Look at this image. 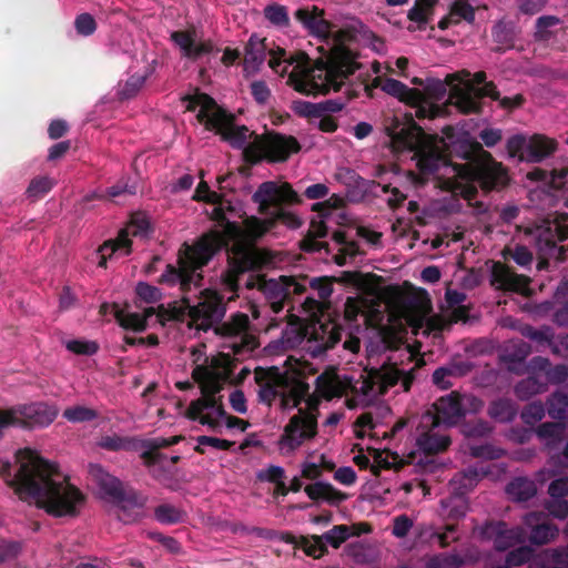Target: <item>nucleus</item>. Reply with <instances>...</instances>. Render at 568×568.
I'll use <instances>...</instances> for the list:
<instances>
[{
  "instance_id": "nucleus-1",
  "label": "nucleus",
  "mask_w": 568,
  "mask_h": 568,
  "mask_svg": "<svg viewBox=\"0 0 568 568\" xmlns=\"http://www.w3.org/2000/svg\"><path fill=\"white\" fill-rule=\"evenodd\" d=\"M194 197L212 204V219L221 230L203 235L194 245L184 244L179 253V267L168 265L161 281L179 285L183 293L176 312L191 318L197 329L206 331L224 315L223 300H233L239 276L268 263L267 254L254 242L272 231L277 223L298 229L302 221L285 207L300 202L291 184L283 181L263 182L252 199L262 219L250 216L240 226L242 205L226 200L201 181Z\"/></svg>"
},
{
  "instance_id": "nucleus-2",
  "label": "nucleus",
  "mask_w": 568,
  "mask_h": 568,
  "mask_svg": "<svg viewBox=\"0 0 568 568\" xmlns=\"http://www.w3.org/2000/svg\"><path fill=\"white\" fill-rule=\"evenodd\" d=\"M393 151L399 160L409 158L418 169L413 172L383 173L381 183L385 193H390L387 201L399 205L407 197V189L432 180L435 186L448 191L442 199L430 202L425 213L432 216H446L459 212L463 203L459 195L470 204L477 193V186L488 191L507 184L508 175L503 165L485 153L480 162L465 164L449 163L444 152L456 153L463 159L469 158L480 145L469 132L447 126L442 136L426 134L412 119L388 128Z\"/></svg>"
},
{
  "instance_id": "nucleus-3",
  "label": "nucleus",
  "mask_w": 568,
  "mask_h": 568,
  "mask_svg": "<svg viewBox=\"0 0 568 568\" xmlns=\"http://www.w3.org/2000/svg\"><path fill=\"white\" fill-rule=\"evenodd\" d=\"M398 382L405 392L409 389L410 378L395 364H384L381 368H365L358 378L341 375L331 369L316 378V390L310 395L308 386L300 379L296 369L272 366L260 385L258 400L267 406L277 402L282 412L296 409L285 424L276 444L282 456H292L316 437L321 398L329 400L345 396L348 408L365 407Z\"/></svg>"
},
{
  "instance_id": "nucleus-4",
  "label": "nucleus",
  "mask_w": 568,
  "mask_h": 568,
  "mask_svg": "<svg viewBox=\"0 0 568 568\" xmlns=\"http://www.w3.org/2000/svg\"><path fill=\"white\" fill-rule=\"evenodd\" d=\"M414 85L408 88L398 80L377 75L365 90L369 97L375 88H381L385 93L408 104L419 119H434L446 114L447 102L455 105L460 112H477L480 109V99L490 98L499 100V92L494 83L486 81L484 72H477L470 77L468 71H459L447 74L444 80L417 77L412 78Z\"/></svg>"
},
{
  "instance_id": "nucleus-5",
  "label": "nucleus",
  "mask_w": 568,
  "mask_h": 568,
  "mask_svg": "<svg viewBox=\"0 0 568 568\" xmlns=\"http://www.w3.org/2000/svg\"><path fill=\"white\" fill-rule=\"evenodd\" d=\"M1 474L19 499L53 517H74L85 504L84 494L59 466L33 449H19L14 465H4Z\"/></svg>"
},
{
  "instance_id": "nucleus-6",
  "label": "nucleus",
  "mask_w": 568,
  "mask_h": 568,
  "mask_svg": "<svg viewBox=\"0 0 568 568\" xmlns=\"http://www.w3.org/2000/svg\"><path fill=\"white\" fill-rule=\"evenodd\" d=\"M186 110L196 114L197 121L207 130L220 134L233 148L244 149L246 158L253 162L262 159L271 162H283L301 149L293 136L270 132L262 136L255 135L246 126L234 123L232 114L219 106L215 101L204 93L196 92L183 99Z\"/></svg>"
},
{
  "instance_id": "nucleus-7",
  "label": "nucleus",
  "mask_w": 568,
  "mask_h": 568,
  "mask_svg": "<svg viewBox=\"0 0 568 568\" xmlns=\"http://www.w3.org/2000/svg\"><path fill=\"white\" fill-rule=\"evenodd\" d=\"M190 359L193 366L192 377L200 385L202 396L190 403L186 417L213 432H220L222 427L245 432L250 424L227 415L221 397L217 396L232 374L230 355L207 356L205 346L199 345L190 351Z\"/></svg>"
},
{
  "instance_id": "nucleus-8",
  "label": "nucleus",
  "mask_w": 568,
  "mask_h": 568,
  "mask_svg": "<svg viewBox=\"0 0 568 568\" xmlns=\"http://www.w3.org/2000/svg\"><path fill=\"white\" fill-rule=\"evenodd\" d=\"M336 52L311 63L304 53L290 54L282 48L271 49L268 65L277 74L287 75V83L300 93L318 94L331 90L337 91L345 82L347 74L353 72L349 63H337L335 58L344 54L343 41L338 44L334 40Z\"/></svg>"
},
{
  "instance_id": "nucleus-9",
  "label": "nucleus",
  "mask_w": 568,
  "mask_h": 568,
  "mask_svg": "<svg viewBox=\"0 0 568 568\" xmlns=\"http://www.w3.org/2000/svg\"><path fill=\"white\" fill-rule=\"evenodd\" d=\"M342 336L337 322H325L324 315L315 317L308 325L290 324L280 339L271 342L266 351L271 355L302 346L312 356H318L333 347Z\"/></svg>"
},
{
  "instance_id": "nucleus-10",
  "label": "nucleus",
  "mask_w": 568,
  "mask_h": 568,
  "mask_svg": "<svg viewBox=\"0 0 568 568\" xmlns=\"http://www.w3.org/2000/svg\"><path fill=\"white\" fill-rule=\"evenodd\" d=\"M89 475L98 486L100 497L114 503L113 511L119 520L130 524L143 516V501L135 497H125L120 480L101 465L91 464Z\"/></svg>"
},
{
  "instance_id": "nucleus-11",
  "label": "nucleus",
  "mask_w": 568,
  "mask_h": 568,
  "mask_svg": "<svg viewBox=\"0 0 568 568\" xmlns=\"http://www.w3.org/2000/svg\"><path fill=\"white\" fill-rule=\"evenodd\" d=\"M484 403L478 397L468 393L452 392L439 397L432 409L423 415V425L426 426H455L466 415L481 410Z\"/></svg>"
},
{
  "instance_id": "nucleus-12",
  "label": "nucleus",
  "mask_w": 568,
  "mask_h": 568,
  "mask_svg": "<svg viewBox=\"0 0 568 568\" xmlns=\"http://www.w3.org/2000/svg\"><path fill=\"white\" fill-rule=\"evenodd\" d=\"M493 468H496L498 474L505 473V468L500 465L490 464L488 466H484L480 464L479 466L469 467L462 475L455 477L450 481L455 494L440 501L442 516L444 518L464 517L468 510V503L464 496L465 493L470 490L480 478L486 476L497 478L498 476H494L493 474Z\"/></svg>"
},
{
  "instance_id": "nucleus-13",
  "label": "nucleus",
  "mask_w": 568,
  "mask_h": 568,
  "mask_svg": "<svg viewBox=\"0 0 568 568\" xmlns=\"http://www.w3.org/2000/svg\"><path fill=\"white\" fill-rule=\"evenodd\" d=\"M150 221L144 214L133 215L129 224L120 231L115 240L106 241L101 245L94 257L100 267L106 266L109 258H119L131 253L133 239H145L150 233Z\"/></svg>"
},
{
  "instance_id": "nucleus-14",
  "label": "nucleus",
  "mask_w": 568,
  "mask_h": 568,
  "mask_svg": "<svg viewBox=\"0 0 568 568\" xmlns=\"http://www.w3.org/2000/svg\"><path fill=\"white\" fill-rule=\"evenodd\" d=\"M493 568H568V547L532 555L530 547L521 546L507 554L504 565Z\"/></svg>"
},
{
  "instance_id": "nucleus-15",
  "label": "nucleus",
  "mask_w": 568,
  "mask_h": 568,
  "mask_svg": "<svg viewBox=\"0 0 568 568\" xmlns=\"http://www.w3.org/2000/svg\"><path fill=\"white\" fill-rule=\"evenodd\" d=\"M406 427H409L410 429L415 428V433L412 434V438L415 442L416 449L420 453L435 454L444 450L450 444L449 437L437 430L438 426L423 425V415L412 419L398 420L394 425L392 432L396 435Z\"/></svg>"
},
{
  "instance_id": "nucleus-16",
  "label": "nucleus",
  "mask_w": 568,
  "mask_h": 568,
  "mask_svg": "<svg viewBox=\"0 0 568 568\" xmlns=\"http://www.w3.org/2000/svg\"><path fill=\"white\" fill-rule=\"evenodd\" d=\"M506 148L509 156L517 158L519 161L540 162L555 151L556 143L541 135L528 138L516 134L507 140Z\"/></svg>"
},
{
  "instance_id": "nucleus-17",
  "label": "nucleus",
  "mask_w": 568,
  "mask_h": 568,
  "mask_svg": "<svg viewBox=\"0 0 568 568\" xmlns=\"http://www.w3.org/2000/svg\"><path fill=\"white\" fill-rule=\"evenodd\" d=\"M473 534L480 540L491 541L497 551H505L525 540V531L521 527L509 528L504 521H487L476 526Z\"/></svg>"
},
{
  "instance_id": "nucleus-18",
  "label": "nucleus",
  "mask_w": 568,
  "mask_h": 568,
  "mask_svg": "<svg viewBox=\"0 0 568 568\" xmlns=\"http://www.w3.org/2000/svg\"><path fill=\"white\" fill-rule=\"evenodd\" d=\"M17 417L18 427L34 428L48 427L59 415V408L44 402L21 404L12 407Z\"/></svg>"
},
{
  "instance_id": "nucleus-19",
  "label": "nucleus",
  "mask_w": 568,
  "mask_h": 568,
  "mask_svg": "<svg viewBox=\"0 0 568 568\" xmlns=\"http://www.w3.org/2000/svg\"><path fill=\"white\" fill-rule=\"evenodd\" d=\"M223 331L227 338L226 346L233 351L234 355L251 353L257 346L246 314L234 315L230 323L223 325Z\"/></svg>"
},
{
  "instance_id": "nucleus-20",
  "label": "nucleus",
  "mask_w": 568,
  "mask_h": 568,
  "mask_svg": "<svg viewBox=\"0 0 568 568\" xmlns=\"http://www.w3.org/2000/svg\"><path fill=\"white\" fill-rule=\"evenodd\" d=\"M329 202L316 203L313 206L317 214L311 221V227L308 231V237L303 242V248L305 251H321L324 247V243L320 242V239L326 237L328 234L329 223L335 216H341L337 207L329 205Z\"/></svg>"
},
{
  "instance_id": "nucleus-21",
  "label": "nucleus",
  "mask_w": 568,
  "mask_h": 568,
  "mask_svg": "<svg viewBox=\"0 0 568 568\" xmlns=\"http://www.w3.org/2000/svg\"><path fill=\"white\" fill-rule=\"evenodd\" d=\"M111 308L118 323L125 329L140 332L149 327L151 322H161L160 316L155 314L154 307H146L142 312H132L128 308H120L118 305L104 304L101 307L102 312Z\"/></svg>"
},
{
  "instance_id": "nucleus-22",
  "label": "nucleus",
  "mask_w": 568,
  "mask_h": 568,
  "mask_svg": "<svg viewBox=\"0 0 568 568\" xmlns=\"http://www.w3.org/2000/svg\"><path fill=\"white\" fill-rule=\"evenodd\" d=\"M568 239V225L558 222H548L545 230L540 231L537 240V245L540 252L545 255L562 258L564 246L558 243Z\"/></svg>"
},
{
  "instance_id": "nucleus-23",
  "label": "nucleus",
  "mask_w": 568,
  "mask_h": 568,
  "mask_svg": "<svg viewBox=\"0 0 568 568\" xmlns=\"http://www.w3.org/2000/svg\"><path fill=\"white\" fill-rule=\"evenodd\" d=\"M295 19L308 33L322 41H329L331 23L324 18V11L315 6H306L295 11Z\"/></svg>"
},
{
  "instance_id": "nucleus-24",
  "label": "nucleus",
  "mask_w": 568,
  "mask_h": 568,
  "mask_svg": "<svg viewBox=\"0 0 568 568\" xmlns=\"http://www.w3.org/2000/svg\"><path fill=\"white\" fill-rule=\"evenodd\" d=\"M246 285L247 287H257L265 296L273 301L274 306L282 302L291 292L301 293L305 288V284L297 283L294 280L282 283L273 278L266 280L262 276L248 280Z\"/></svg>"
},
{
  "instance_id": "nucleus-25",
  "label": "nucleus",
  "mask_w": 568,
  "mask_h": 568,
  "mask_svg": "<svg viewBox=\"0 0 568 568\" xmlns=\"http://www.w3.org/2000/svg\"><path fill=\"white\" fill-rule=\"evenodd\" d=\"M171 39L189 59H200L213 50L212 43L202 41L194 31H175L171 34Z\"/></svg>"
},
{
  "instance_id": "nucleus-26",
  "label": "nucleus",
  "mask_w": 568,
  "mask_h": 568,
  "mask_svg": "<svg viewBox=\"0 0 568 568\" xmlns=\"http://www.w3.org/2000/svg\"><path fill=\"white\" fill-rule=\"evenodd\" d=\"M524 524L530 528L529 540L536 545H544L555 539L558 528L545 523L542 513H530L524 517Z\"/></svg>"
},
{
  "instance_id": "nucleus-27",
  "label": "nucleus",
  "mask_w": 568,
  "mask_h": 568,
  "mask_svg": "<svg viewBox=\"0 0 568 568\" xmlns=\"http://www.w3.org/2000/svg\"><path fill=\"white\" fill-rule=\"evenodd\" d=\"M549 500L547 503L548 513L559 519L568 516V478L561 477L549 485Z\"/></svg>"
},
{
  "instance_id": "nucleus-28",
  "label": "nucleus",
  "mask_w": 568,
  "mask_h": 568,
  "mask_svg": "<svg viewBox=\"0 0 568 568\" xmlns=\"http://www.w3.org/2000/svg\"><path fill=\"white\" fill-rule=\"evenodd\" d=\"M479 560L478 551L470 549L459 552H445L434 555L427 559L425 568H459L465 565H471Z\"/></svg>"
},
{
  "instance_id": "nucleus-29",
  "label": "nucleus",
  "mask_w": 568,
  "mask_h": 568,
  "mask_svg": "<svg viewBox=\"0 0 568 568\" xmlns=\"http://www.w3.org/2000/svg\"><path fill=\"white\" fill-rule=\"evenodd\" d=\"M493 284L497 288L520 294H525L528 290V280L525 276L514 274L500 263H495L493 266Z\"/></svg>"
},
{
  "instance_id": "nucleus-30",
  "label": "nucleus",
  "mask_w": 568,
  "mask_h": 568,
  "mask_svg": "<svg viewBox=\"0 0 568 568\" xmlns=\"http://www.w3.org/2000/svg\"><path fill=\"white\" fill-rule=\"evenodd\" d=\"M266 44L257 36H252L246 44L244 58V71L253 74L258 71L265 60Z\"/></svg>"
},
{
  "instance_id": "nucleus-31",
  "label": "nucleus",
  "mask_w": 568,
  "mask_h": 568,
  "mask_svg": "<svg viewBox=\"0 0 568 568\" xmlns=\"http://www.w3.org/2000/svg\"><path fill=\"white\" fill-rule=\"evenodd\" d=\"M529 369L534 373H544L545 378L542 382L559 384L562 383L568 376V367L565 365H557L551 367L549 359L545 357H535L529 363Z\"/></svg>"
},
{
  "instance_id": "nucleus-32",
  "label": "nucleus",
  "mask_w": 568,
  "mask_h": 568,
  "mask_svg": "<svg viewBox=\"0 0 568 568\" xmlns=\"http://www.w3.org/2000/svg\"><path fill=\"white\" fill-rule=\"evenodd\" d=\"M471 368L468 363H450L446 366L438 367L433 373V383L442 389H447L452 386L450 377L463 376Z\"/></svg>"
},
{
  "instance_id": "nucleus-33",
  "label": "nucleus",
  "mask_w": 568,
  "mask_h": 568,
  "mask_svg": "<svg viewBox=\"0 0 568 568\" xmlns=\"http://www.w3.org/2000/svg\"><path fill=\"white\" fill-rule=\"evenodd\" d=\"M156 60L152 59L143 73L131 75L123 84H120L118 94L121 99L133 98L144 85L145 80L155 71Z\"/></svg>"
},
{
  "instance_id": "nucleus-34",
  "label": "nucleus",
  "mask_w": 568,
  "mask_h": 568,
  "mask_svg": "<svg viewBox=\"0 0 568 568\" xmlns=\"http://www.w3.org/2000/svg\"><path fill=\"white\" fill-rule=\"evenodd\" d=\"M537 487L531 479L518 477L511 480L507 487L506 493L516 501H525L536 495Z\"/></svg>"
},
{
  "instance_id": "nucleus-35",
  "label": "nucleus",
  "mask_w": 568,
  "mask_h": 568,
  "mask_svg": "<svg viewBox=\"0 0 568 568\" xmlns=\"http://www.w3.org/2000/svg\"><path fill=\"white\" fill-rule=\"evenodd\" d=\"M537 436L548 448L557 447L565 436V426L560 423H545L536 430Z\"/></svg>"
},
{
  "instance_id": "nucleus-36",
  "label": "nucleus",
  "mask_w": 568,
  "mask_h": 568,
  "mask_svg": "<svg viewBox=\"0 0 568 568\" xmlns=\"http://www.w3.org/2000/svg\"><path fill=\"white\" fill-rule=\"evenodd\" d=\"M460 20L467 22L474 21V8L466 0H457L454 2L449 16L439 22V28L446 29Z\"/></svg>"
},
{
  "instance_id": "nucleus-37",
  "label": "nucleus",
  "mask_w": 568,
  "mask_h": 568,
  "mask_svg": "<svg viewBox=\"0 0 568 568\" xmlns=\"http://www.w3.org/2000/svg\"><path fill=\"white\" fill-rule=\"evenodd\" d=\"M528 378L519 382L515 387V393L520 399H528L531 396L546 390V382H542L539 373H534Z\"/></svg>"
},
{
  "instance_id": "nucleus-38",
  "label": "nucleus",
  "mask_w": 568,
  "mask_h": 568,
  "mask_svg": "<svg viewBox=\"0 0 568 568\" xmlns=\"http://www.w3.org/2000/svg\"><path fill=\"white\" fill-rule=\"evenodd\" d=\"M305 283L316 292L320 300L316 302V307L320 311V315L317 317H322V315H324L325 322H335L334 320H331L329 315L323 310L324 301L328 298L333 292L332 283L327 278H311L306 280Z\"/></svg>"
},
{
  "instance_id": "nucleus-39",
  "label": "nucleus",
  "mask_w": 568,
  "mask_h": 568,
  "mask_svg": "<svg viewBox=\"0 0 568 568\" xmlns=\"http://www.w3.org/2000/svg\"><path fill=\"white\" fill-rule=\"evenodd\" d=\"M135 444L134 438L116 434L101 436L97 442L98 447L110 452L130 450L135 447Z\"/></svg>"
},
{
  "instance_id": "nucleus-40",
  "label": "nucleus",
  "mask_w": 568,
  "mask_h": 568,
  "mask_svg": "<svg viewBox=\"0 0 568 568\" xmlns=\"http://www.w3.org/2000/svg\"><path fill=\"white\" fill-rule=\"evenodd\" d=\"M488 414L491 418L498 422L508 423L516 417L517 408L511 400L499 399L490 405Z\"/></svg>"
},
{
  "instance_id": "nucleus-41",
  "label": "nucleus",
  "mask_w": 568,
  "mask_h": 568,
  "mask_svg": "<svg viewBox=\"0 0 568 568\" xmlns=\"http://www.w3.org/2000/svg\"><path fill=\"white\" fill-rule=\"evenodd\" d=\"M99 413L90 407L75 405L64 409L63 417L70 423L91 422L98 418Z\"/></svg>"
},
{
  "instance_id": "nucleus-42",
  "label": "nucleus",
  "mask_w": 568,
  "mask_h": 568,
  "mask_svg": "<svg viewBox=\"0 0 568 568\" xmlns=\"http://www.w3.org/2000/svg\"><path fill=\"white\" fill-rule=\"evenodd\" d=\"M565 176V172L557 174L556 172H547L541 169H534L527 174L528 180L541 182V184L547 189H558L560 186L558 179H564Z\"/></svg>"
},
{
  "instance_id": "nucleus-43",
  "label": "nucleus",
  "mask_w": 568,
  "mask_h": 568,
  "mask_svg": "<svg viewBox=\"0 0 568 568\" xmlns=\"http://www.w3.org/2000/svg\"><path fill=\"white\" fill-rule=\"evenodd\" d=\"M264 16L267 21L275 27L284 28L288 26V12L284 6L277 3L266 6L264 9Z\"/></svg>"
},
{
  "instance_id": "nucleus-44",
  "label": "nucleus",
  "mask_w": 568,
  "mask_h": 568,
  "mask_svg": "<svg viewBox=\"0 0 568 568\" xmlns=\"http://www.w3.org/2000/svg\"><path fill=\"white\" fill-rule=\"evenodd\" d=\"M568 412V394L555 393L548 399V414L555 419H562Z\"/></svg>"
},
{
  "instance_id": "nucleus-45",
  "label": "nucleus",
  "mask_w": 568,
  "mask_h": 568,
  "mask_svg": "<svg viewBox=\"0 0 568 568\" xmlns=\"http://www.w3.org/2000/svg\"><path fill=\"white\" fill-rule=\"evenodd\" d=\"M154 516L158 521L170 525L182 521L184 513L172 505L163 504L155 508Z\"/></svg>"
},
{
  "instance_id": "nucleus-46",
  "label": "nucleus",
  "mask_w": 568,
  "mask_h": 568,
  "mask_svg": "<svg viewBox=\"0 0 568 568\" xmlns=\"http://www.w3.org/2000/svg\"><path fill=\"white\" fill-rule=\"evenodd\" d=\"M55 184L49 176H38L31 180L26 193L30 199H39L45 195Z\"/></svg>"
},
{
  "instance_id": "nucleus-47",
  "label": "nucleus",
  "mask_w": 568,
  "mask_h": 568,
  "mask_svg": "<svg viewBox=\"0 0 568 568\" xmlns=\"http://www.w3.org/2000/svg\"><path fill=\"white\" fill-rule=\"evenodd\" d=\"M349 536V527L345 525H338L326 531L322 537L326 544L334 548H338L346 539H348Z\"/></svg>"
},
{
  "instance_id": "nucleus-48",
  "label": "nucleus",
  "mask_w": 568,
  "mask_h": 568,
  "mask_svg": "<svg viewBox=\"0 0 568 568\" xmlns=\"http://www.w3.org/2000/svg\"><path fill=\"white\" fill-rule=\"evenodd\" d=\"M366 300L359 297H348L344 305V318L348 322L354 321L358 315L365 316Z\"/></svg>"
},
{
  "instance_id": "nucleus-49",
  "label": "nucleus",
  "mask_w": 568,
  "mask_h": 568,
  "mask_svg": "<svg viewBox=\"0 0 568 568\" xmlns=\"http://www.w3.org/2000/svg\"><path fill=\"white\" fill-rule=\"evenodd\" d=\"M305 493L313 500H331L334 490L331 485L317 481L306 486Z\"/></svg>"
},
{
  "instance_id": "nucleus-50",
  "label": "nucleus",
  "mask_w": 568,
  "mask_h": 568,
  "mask_svg": "<svg viewBox=\"0 0 568 568\" xmlns=\"http://www.w3.org/2000/svg\"><path fill=\"white\" fill-rule=\"evenodd\" d=\"M135 292L138 297L148 304L156 303L162 297V293L158 287L144 282H140L136 285Z\"/></svg>"
},
{
  "instance_id": "nucleus-51",
  "label": "nucleus",
  "mask_w": 568,
  "mask_h": 568,
  "mask_svg": "<svg viewBox=\"0 0 568 568\" xmlns=\"http://www.w3.org/2000/svg\"><path fill=\"white\" fill-rule=\"evenodd\" d=\"M521 419L527 425H535L545 416V408L541 403H530L523 412Z\"/></svg>"
},
{
  "instance_id": "nucleus-52",
  "label": "nucleus",
  "mask_w": 568,
  "mask_h": 568,
  "mask_svg": "<svg viewBox=\"0 0 568 568\" xmlns=\"http://www.w3.org/2000/svg\"><path fill=\"white\" fill-rule=\"evenodd\" d=\"M65 347L72 353L82 355H92L98 351V345L94 342L83 339L67 341Z\"/></svg>"
},
{
  "instance_id": "nucleus-53",
  "label": "nucleus",
  "mask_w": 568,
  "mask_h": 568,
  "mask_svg": "<svg viewBox=\"0 0 568 568\" xmlns=\"http://www.w3.org/2000/svg\"><path fill=\"white\" fill-rule=\"evenodd\" d=\"M513 347H514V354H513L514 355V364L509 365V369L518 373L519 369L517 366H520L524 364L525 359L530 354V346L523 341H517V342L513 343Z\"/></svg>"
},
{
  "instance_id": "nucleus-54",
  "label": "nucleus",
  "mask_w": 568,
  "mask_h": 568,
  "mask_svg": "<svg viewBox=\"0 0 568 568\" xmlns=\"http://www.w3.org/2000/svg\"><path fill=\"white\" fill-rule=\"evenodd\" d=\"M74 27L79 34L88 37L95 31L97 23L91 14L82 13L75 18Z\"/></svg>"
},
{
  "instance_id": "nucleus-55",
  "label": "nucleus",
  "mask_w": 568,
  "mask_h": 568,
  "mask_svg": "<svg viewBox=\"0 0 568 568\" xmlns=\"http://www.w3.org/2000/svg\"><path fill=\"white\" fill-rule=\"evenodd\" d=\"M292 110L295 114L304 118H320L317 103L296 100L292 102Z\"/></svg>"
},
{
  "instance_id": "nucleus-56",
  "label": "nucleus",
  "mask_w": 568,
  "mask_h": 568,
  "mask_svg": "<svg viewBox=\"0 0 568 568\" xmlns=\"http://www.w3.org/2000/svg\"><path fill=\"white\" fill-rule=\"evenodd\" d=\"M524 335L539 344H548L552 348L554 336L549 327H544L541 329L528 327L524 331Z\"/></svg>"
},
{
  "instance_id": "nucleus-57",
  "label": "nucleus",
  "mask_w": 568,
  "mask_h": 568,
  "mask_svg": "<svg viewBox=\"0 0 568 568\" xmlns=\"http://www.w3.org/2000/svg\"><path fill=\"white\" fill-rule=\"evenodd\" d=\"M470 455L477 458L496 459L504 455V450L491 445H479L469 447Z\"/></svg>"
},
{
  "instance_id": "nucleus-58",
  "label": "nucleus",
  "mask_w": 568,
  "mask_h": 568,
  "mask_svg": "<svg viewBox=\"0 0 568 568\" xmlns=\"http://www.w3.org/2000/svg\"><path fill=\"white\" fill-rule=\"evenodd\" d=\"M196 442V450L200 453H204L203 446H210L217 450H225L231 446L230 442L211 436H199Z\"/></svg>"
},
{
  "instance_id": "nucleus-59",
  "label": "nucleus",
  "mask_w": 568,
  "mask_h": 568,
  "mask_svg": "<svg viewBox=\"0 0 568 568\" xmlns=\"http://www.w3.org/2000/svg\"><path fill=\"white\" fill-rule=\"evenodd\" d=\"M134 190L132 186H129L126 183H119L116 185H113L111 187H108L106 190L99 191L94 193V196L103 199V197H110L115 199L123 194H133Z\"/></svg>"
},
{
  "instance_id": "nucleus-60",
  "label": "nucleus",
  "mask_w": 568,
  "mask_h": 568,
  "mask_svg": "<svg viewBox=\"0 0 568 568\" xmlns=\"http://www.w3.org/2000/svg\"><path fill=\"white\" fill-rule=\"evenodd\" d=\"M229 404L231 408L237 414H246L247 399L244 393L240 389H233L229 395Z\"/></svg>"
},
{
  "instance_id": "nucleus-61",
  "label": "nucleus",
  "mask_w": 568,
  "mask_h": 568,
  "mask_svg": "<svg viewBox=\"0 0 568 568\" xmlns=\"http://www.w3.org/2000/svg\"><path fill=\"white\" fill-rule=\"evenodd\" d=\"M558 24H559V19L554 16L540 17L537 20L536 34L540 39H546L548 37L549 29H551Z\"/></svg>"
},
{
  "instance_id": "nucleus-62",
  "label": "nucleus",
  "mask_w": 568,
  "mask_h": 568,
  "mask_svg": "<svg viewBox=\"0 0 568 568\" xmlns=\"http://www.w3.org/2000/svg\"><path fill=\"white\" fill-rule=\"evenodd\" d=\"M375 339L376 342L374 338H371L367 345V353L369 357L386 352L393 346L392 342H389L386 336H376Z\"/></svg>"
},
{
  "instance_id": "nucleus-63",
  "label": "nucleus",
  "mask_w": 568,
  "mask_h": 568,
  "mask_svg": "<svg viewBox=\"0 0 568 568\" xmlns=\"http://www.w3.org/2000/svg\"><path fill=\"white\" fill-rule=\"evenodd\" d=\"M412 527L413 520L409 519L406 515L397 516L394 519L393 535L398 538H403L408 534Z\"/></svg>"
},
{
  "instance_id": "nucleus-64",
  "label": "nucleus",
  "mask_w": 568,
  "mask_h": 568,
  "mask_svg": "<svg viewBox=\"0 0 568 568\" xmlns=\"http://www.w3.org/2000/svg\"><path fill=\"white\" fill-rule=\"evenodd\" d=\"M21 547L14 541L0 540V562L14 558Z\"/></svg>"
}]
</instances>
